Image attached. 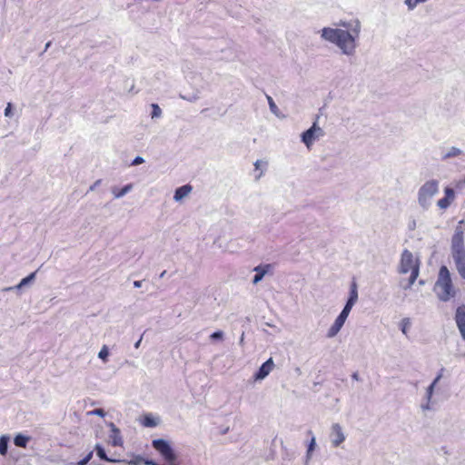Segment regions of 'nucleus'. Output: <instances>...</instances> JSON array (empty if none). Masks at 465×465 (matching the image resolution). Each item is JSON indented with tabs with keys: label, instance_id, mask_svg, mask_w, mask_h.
<instances>
[{
	"label": "nucleus",
	"instance_id": "nucleus-1",
	"mask_svg": "<svg viewBox=\"0 0 465 465\" xmlns=\"http://www.w3.org/2000/svg\"><path fill=\"white\" fill-rule=\"evenodd\" d=\"M360 35L359 21L341 22L335 26L323 27L320 31L323 41L336 46L343 55L348 57L355 55Z\"/></svg>",
	"mask_w": 465,
	"mask_h": 465
},
{
	"label": "nucleus",
	"instance_id": "nucleus-2",
	"mask_svg": "<svg viewBox=\"0 0 465 465\" xmlns=\"http://www.w3.org/2000/svg\"><path fill=\"white\" fill-rule=\"evenodd\" d=\"M433 291L437 298L441 302H449L456 296V289L452 283L450 272L446 266H441L439 271Z\"/></svg>",
	"mask_w": 465,
	"mask_h": 465
},
{
	"label": "nucleus",
	"instance_id": "nucleus-3",
	"mask_svg": "<svg viewBox=\"0 0 465 465\" xmlns=\"http://www.w3.org/2000/svg\"><path fill=\"white\" fill-rule=\"evenodd\" d=\"M464 232L457 227L451 239V254L460 276L465 280V245Z\"/></svg>",
	"mask_w": 465,
	"mask_h": 465
},
{
	"label": "nucleus",
	"instance_id": "nucleus-4",
	"mask_svg": "<svg viewBox=\"0 0 465 465\" xmlns=\"http://www.w3.org/2000/svg\"><path fill=\"white\" fill-rule=\"evenodd\" d=\"M440 192V182L436 179H430L420 185L417 193V203L419 206L424 210H429L435 196Z\"/></svg>",
	"mask_w": 465,
	"mask_h": 465
},
{
	"label": "nucleus",
	"instance_id": "nucleus-5",
	"mask_svg": "<svg viewBox=\"0 0 465 465\" xmlns=\"http://www.w3.org/2000/svg\"><path fill=\"white\" fill-rule=\"evenodd\" d=\"M400 272L401 273H411L409 283L404 289L411 288L419 276L420 263L418 258L408 250H404L401 253Z\"/></svg>",
	"mask_w": 465,
	"mask_h": 465
},
{
	"label": "nucleus",
	"instance_id": "nucleus-6",
	"mask_svg": "<svg viewBox=\"0 0 465 465\" xmlns=\"http://www.w3.org/2000/svg\"><path fill=\"white\" fill-rule=\"evenodd\" d=\"M152 446L164 461L178 460V455L170 441L163 439H156L152 441Z\"/></svg>",
	"mask_w": 465,
	"mask_h": 465
},
{
	"label": "nucleus",
	"instance_id": "nucleus-7",
	"mask_svg": "<svg viewBox=\"0 0 465 465\" xmlns=\"http://www.w3.org/2000/svg\"><path fill=\"white\" fill-rule=\"evenodd\" d=\"M323 129L314 122L312 125L301 134V141L308 150H312L313 144L324 136Z\"/></svg>",
	"mask_w": 465,
	"mask_h": 465
},
{
	"label": "nucleus",
	"instance_id": "nucleus-8",
	"mask_svg": "<svg viewBox=\"0 0 465 465\" xmlns=\"http://www.w3.org/2000/svg\"><path fill=\"white\" fill-rule=\"evenodd\" d=\"M350 313L351 312H348L347 310L342 309L340 314L335 318L332 324L327 330L326 337L328 339H332L338 335V333L341 331L343 325L345 324Z\"/></svg>",
	"mask_w": 465,
	"mask_h": 465
},
{
	"label": "nucleus",
	"instance_id": "nucleus-9",
	"mask_svg": "<svg viewBox=\"0 0 465 465\" xmlns=\"http://www.w3.org/2000/svg\"><path fill=\"white\" fill-rule=\"evenodd\" d=\"M330 440L333 448L340 447L346 440V435L341 424L333 423L331 426Z\"/></svg>",
	"mask_w": 465,
	"mask_h": 465
},
{
	"label": "nucleus",
	"instance_id": "nucleus-10",
	"mask_svg": "<svg viewBox=\"0 0 465 465\" xmlns=\"http://www.w3.org/2000/svg\"><path fill=\"white\" fill-rule=\"evenodd\" d=\"M455 199L456 193L454 189L446 186L443 190V197L436 202V205L440 211H446L454 203Z\"/></svg>",
	"mask_w": 465,
	"mask_h": 465
},
{
	"label": "nucleus",
	"instance_id": "nucleus-11",
	"mask_svg": "<svg viewBox=\"0 0 465 465\" xmlns=\"http://www.w3.org/2000/svg\"><path fill=\"white\" fill-rule=\"evenodd\" d=\"M454 320L456 322V325L459 329V331L462 337V339L465 341V305L460 304L457 307L455 312Z\"/></svg>",
	"mask_w": 465,
	"mask_h": 465
},
{
	"label": "nucleus",
	"instance_id": "nucleus-12",
	"mask_svg": "<svg viewBox=\"0 0 465 465\" xmlns=\"http://www.w3.org/2000/svg\"><path fill=\"white\" fill-rule=\"evenodd\" d=\"M108 427L110 428L109 440L111 444L113 446L122 447L124 440L120 430L113 422H110Z\"/></svg>",
	"mask_w": 465,
	"mask_h": 465
},
{
	"label": "nucleus",
	"instance_id": "nucleus-13",
	"mask_svg": "<svg viewBox=\"0 0 465 465\" xmlns=\"http://www.w3.org/2000/svg\"><path fill=\"white\" fill-rule=\"evenodd\" d=\"M193 187L190 184H185L178 187L173 194V200L176 203L182 202L184 198L188 197L192 193Z\"/></svg>",
	"mask_w": 465,
	"mask_h": 465
},
{
	"label": "nucleus",
	"instance_id": "nucleus-14",
	"mask_svg": "<svg viewBox=\"0 0 465 465\" xmlns=\"http://www.w3.org/2000/svg\"><path fill=\"white\" fill-rule=\"evenodd\" d=\"M434 384H430L427 389L425 392V402L421 404V409L423 411H430L432 408V404L434 403L432 401L434 390H435Z\"/></svg>",
	"mask_w": 465,
	"mask_h": 465
},
{
	"label": "nucleus",
	"instance_id": "nucleus-15",
	"mask_svg": "<svg viewBox=\"0 0 465 465\" xmlns=\"http://www.w3.org/2000/svg\"><path fill=\"white\" fill-rule=\"evenodd\" d=\"M357 301H358L357 287H356V284H353L351 288L350 297H349L345 306L343 307V309L347 310L348 312H351L353 306L356 304Z\"/></svg>",
	"mask_w": 465,
	"mask_h": 465
},
{
	"label": "nucleus",
	"instance_id": "nucleus-16",
	"mask_svg": "<svg viewBox=\"0 0 465 465\" xmlns=\"http://www.w3.org/2000/svg\"><path fill=\"white\" fill-rule=\"evenodd\" d=\"M133 188L134 185L132 183H128L122 188L113 187L111 189V193L114 199H120L126 195L128 193H130L133 190Z\"/></svg>",
	"mask_w": 465,
	"mask_h": 465
},
{
	"label": "nucleus",
	"instance_id": "nucleus-17",
	"mask_svg": "<svg viewBox=\"0 0 465 465\" xmlns=\"http://www.w3.org/2000/svg\"><path fill=\"white\" fill-rule=\"evenodd\" d=\"M35 275H36V272H34L30 273L25 278H23L20 281V282L18 284H16L15 286L6 288V291L21 290L22 288H24V287L29 285L30 283H32L35 281Z\"/></svg>",
	"mask_w": 465,
	"mask_h": 465
},
{
	"label": "nucleus",
	"instance_id": "nucleus-18",
	"mask_svg": "<svg viewBox=\"0 0 465 465\" xmlns=\"http://www.w3.org/2000/svg\"><path fill=\"white\" fill-rule=\"evenodd\" d=\"M309 433L312 434V438H311V440H310V442L308 444L304 465H309V462H310V460L312 458L313 450H315V447H316V438H315V436L312 434V431H309Z\"/></svg>",
	"mask_w": 465,
	"mask_h": 465
},
{
	"label": "nucleus",
	"instance_id": "nucleus-19",
	"mask_svg": "<svg viewBox=\"0 0 465 465\" xmlns=\"http://www.w3.org/2000/svg\"><path fill=\"white\" fill-rule=\"evenodd\" d=\"M31 440V437L18 433L14 438V443L15 446L20 448H26L28 442Z\"/></svg>",
	"mask_w": 465,
	"mask_h": 465
},
{
	"label": "nucleus",
	"instance_id": "nucleus-20",
	"mask_svg": "<svg viewBox=\"0 0 465 465\" xmlns=\"http://www.w3.org/2000/svg\"><path fill=\"white\" fill-rule=\"evenodd\" d=\"M159 423V420L157 418L153 417V415L149 414V415H145L142 420V424L144 426V427H148V428H153V427H156Z\"/></svg>",
	"mask_w": 465,
	"mask_h": 465
},
{
	"label": "nucleus",
	"instance_id": "nucleus-21",
	"mask_svg": "<svg viewBox=\"0 0 465 465\" xmlns=\"http://www.w3.org/2000/svg\"><path fill=\"white\" fill-rule=\"evenodd\" d=\"M9 440V435L4 434L0 436V454L2 456H5L7 453Z\"/></svg>",
	"mask_w": 465,
	"mask_h": 465
},
{
	"label": "nucleus",
	"instance_id": "nucleus-22",
	"mask_svg": "<svg viewBox=\"0 0 465 465\" xmlns=\"http://www.w3.org/2000/svg\"><path fill=\"white\" fill-rule=\"evenodd\" d=\"M463 152L458 148V147H450L443 154L442 158L443 159H449V158H452V157H458V156H460L462 155Z\"/></svg>",
	"mask_w": 465,
	"mask_h": 465
},
{
	"label": "nucleus",
	"instance_id": "nucleus-23",
	"mask_svg": "<svg viewBox=\"0 0 465 465\" xmlns=\"http://www.w3.org/2000/svg\"><path fill=\"white\" fill-rule=\"evenodd\" d=\"M399 325L402 334L407 336L411 327V320L408 317L403 318Z\"/></svg>",
	"mask_w": 465,
	"mask_h": 465
},
{
	"label": "nucleus",
	"instance_id": "nucleus-24",
	"mask_svg": "<svg viewBox=\"0 0 465 465\" xmlns=\"http://www.w3.org/2000/svg\"><path fill=\"white\" fill-rule=\"evenodd\" d=\"M110 351L107 345H103L98 352V358L104 362L107 363L109 361Z\"/></svg>",
	"mask_w": 465,
	"mask_h": 465
},
{
	"label": "nucleus",
	"instance_id": "nucleus-25",
	"mask_svg": "<svg viewBox=\"0 0 465 465\" xmlns=\"http://www.w3.org/2000/svg\"><path fill=\"white\" fill-rule=\"evenodd\" d=\"M151 108H152L151 118L153 120L159 119L162 117L163 111L157 104H152Z\"/></svg>",
	"mask_w": 465,
	"mask_h": 465
},
{
	"label": "nucleus",
	"instance_id": "nucleus-26",
	"mask_svg": "<svg viewBox=\"0 0 465 465\" xmlns=\"http://www.w3.org/2000/svg\"><path fill=\"white\" fill-rule=\"evenodd\" d=\"M271 112L277 117H282L281 113L272 98L269 95L266 96Z\"/></svg>",
	"mask_w": 465,
	"mask_h": 465
},
{
	"label": "nucleus",
	"instance_id": "nucleus-27",
	"mask_svg": "<svg viewBox=\"0 0 465 465\" xmlns=\"http://www.w3.org/2000/svg\"><path fill=\"white\" fill-rule=\"evenodd\" d=\"M274 363L272 358L263 362V378H265L273 369Z\"/></svg>",
	"mask_w": 465,
	"mask_h": 465
},
{
	"label": "nucleus",
	"instance_id": "nucleus-28",
	"mask_svg": "<svg viewBox=\"0 0 465 465\" xmlns=\"http://www.w3.org/2000/svg\"><path fill=\"white\" fill-rule=\"evenodd\" d=\"M95 450H96V453H97V456L102 459V460H107V461H115L114 460H112V459H109L107 458L106 454H105V451L104 450V448L102 446H100L99 444H97L95 446Z\"/></svg>",
	"mask_w": 465,
	"mask_h": 465
},
{
	"label": "nucleus",
	"instance_id": "nucleus-29",
	"mask_svg": "<svg viewBox=\"0 0 465 465\" xmlns=\"http://www.w3.org/2000/svg\"><path fill=\"white\" fill-rule=\"evenodd\" d=\"M427 2V0H405L404 4L407 5L409 10H413L420 4H423Z\"/></svg>",
	"mask_w": 465,
	"mask_h": 465
},
{
	"label": "nucleus",
	"instance_id": "nucleus-30",
	"mask_svg": "<svg viewBox=\"0 0 465 465\" xmlns=\"http://www.w3.org/2000/svg\"><path fill=\"white\" fill-rule=\"evenodd\" d=\"M92 457H93V451H90L83 460H81L77 463L70 462L66 465H85L88 463V461L91 460Z\"/></svg>",
	"mask_w": 465,
	"mask_h": 465
},
{
	"label": "nucleus",
	"instance_id": "nucleus-31",
	"mask_svg": "<svg viewBox=\"0 0 465 465\" xmlns=\"http://www.w3.org/2000/svg\"><path fill=\"white\" fill-rule=\"evenodd\" d=\"M275 269V263L263 264V276L266 274H272Z\"/></svg>",
	"mask_w": 465,
	"mask_h": 465
},
{
	"label": "nucleus",
	"instance_id": "nucleus-32",
	"mask_svg": "<svg viewBox=\"0 0 465 465\" xmlns=\"http://www.w3.org/2000/svg\"><path fill=\"white\" fill-rule=\"evenodd\" d=\"M254 271L256 272V274L253 277L252 282L256 284L262 280V269L261 266L258 265L254 268Z\"/></svg>",
	"mask_w": 465,
	"mask_h": 465
},
{
	"label": "nucleus",
	"instance_id": "nucleus-33",
	"mask_svg": "<svg viewBox=\"0 0 465 465\" xmlns=\"http://www.w3.org/2000/svg\"><path fill=\"white\" fill-rule=\"evenodd\" d=\"M4 114L7 118H12L14 116L13 104L11 103L6 104Z\"/></svg>",
	"mask_w": 465,
	"mask_h": 465
},
{
	"label": "nucleus",
	"instance_id": "nucleus-34",
	"mask_svg": "<svg viewBox=\"0 0 465 465\" xmlns=\"http://www.w3.org/2000/svg\"><path fill=\"white\" fill-rule=\"evenodd\" d=\"M238 249L239 248L236 246V241H231L228 243V246L225 249V252L232 253V252H236L238 251Z\"/></svg>",
	"mask_w": 465,
	"mask_h": 465
},
{
	"label": "nucleus",
	"instance_id": "nucleus-35",
	"mask_svg": "<svg viewBox=\"0 0 465 465\" xmlns=\"http://www.w3.org/2000/svg\"><path fill=\"white\" fill-rule=\"evenodd\" d=\"M146 460H143L141 456H135L134 460L128 462L129 465H141L142 462L144 463Z\"/></svg>",
	"mask_w": 465,
	"mask_h": 465
},
{
	"label": "nucleus",
	"instance_id": "nucleus-36",
	"mask_svg": "<svg viewBox=\"0 0 465 465\" xmlns=\"http://www.w3.org/2000/svg\"><path fill=\"white\" fill-rule=\"evenodd\" d=\"M260 164H261V161L260 160H257L255 163H254V166H255V179L256 180H259L261 175H262V173L261 172H258L259 171V168H260Z\"/></svg>",
	"mask_w": 465,
	"mask_h": 465
},
{
	"label": "nucleus",
	"instance_id": "nucleus-37",
	"mask_svg": "<svg viewBox=\"0 0 465 465\" xmlns=\"http://www.w3.org/2000/svg\"><path fill=\"white\" fill-rule=\"evenodd\" d=\"M223 338V332L222 331H214L211 335V339L222 340Z\"/></svg>",
	"mask_w": 465,
	"mask_h": 465
},
{
	"label": "nucleus",
	"instance_id": "nucleus-38",
	"mask_svg": "<svg viewBox=\"0 0 465 465\" xmlns=\"http://www.w3.org/2000/svg\"><path fill=\"white\" fill-rule=\"evenodd\" d=\"M91 414L100 416V417L105 416V412L103 409H94V411H91Z\"/></svg>",
	"mask_w": 465,
	"mask_h": 465
},
{
	"label": "nucleus",
	"instance_id": "nucleus-39",
	"mask_svg": "<svg viewBox=\"0 0 465 465\" xmlns=\"http://www.w3.org/2000/svg\"><path fill=\"white\" fill-rule=\"evenodd\" d=\"M144 162L143 158L141 156H137L134 159L132 165H139Z\"/></svg>",
	"mask_w": 465,
	"mask_h": 465
},
{
	"label": "nucleus",
	"instance_id": "nucleus-40",
	"mask_svg": "<svg viewBox=\"0 0 465 465\" xmlns=\"http://www.w3.org/2000/svg\"><path fill=\"white\" fill-rule=\"evenodd\" d=\"M262 379V367H260L258 369V371H256L254 377H253V382L256 381H259Z\"/></svg>",
	"mask_w": 465,
	"mask_h": 465
},
{
	"label": "nucleus",
	"instance_id": "nucleus-41",
	"mask_svg": "<svg viewBox=\"0 0 465 465\" xmlns=\"http://www.w3.org/2000/svg\"><path fill=\"white\" fill-rule=\"evenodd\" d=\"M101 184V180H96L89 188L90 191H94Z\"/></svg>",
	"mask_w": 465,
	"mask_h": 465
},
{
	"label": "nucleus",
	"instance_id": "nucleus-42",
	"mask_svg": "<svg viewBox=\"0 0 465 465\" xmlns=\"http://www.w3.org/2000/svg\"><path fill=\"white\" fill-rule=\"evenodd\" d=\"M441 379V374H439L434 380L433 381L430 383V384H434V386L436 387L437 383L440 381Z\"/></svg>",
	"mask_w": 465,
	"mask_h": 465
},
{
	"label": "nucleus",
	"instance_id": "nucleus-43",
	"mask_svg": "<svg viewBox=\"0 0 465 465\" xmlns=\"http://www.w3.org/2000/svg\"><path fill=\"white\" fill-rule=\"evenodd\" d=\"M145 465H156L152 460H146L144 461Z\"/></svg>",
	"mask_w": 465,
	"mask_h": 465
},
{
	"label": "nucleus",
	"instance_id": "nucleus-44",
	"mask_svg": "<svg viewBox=\"0 0 465 465\" xmlns=\"http://www.w3.org/2000/svg\"><path fill=\"white\" fill-rule=\"evenodd\" d=\"M141 341H142V339H140L139 341H137L135 343H134V348L138 349L140 344H141Z\"/></svg>",
	"mask_w": 465,
	"mask_h": 465
},
{
	"label": "nucleus",
	"instance_id": "nucleus-45",
	"mask_svg": "<svg viewBox=\"0 0 465 465\" xmlns=\"http://www.w3.org/2000/svg\"><path fill=\"white\" fill-rule=\"evenodd\" d=\"M134 285L135 287H137V288H138V287H141V282H139V281H135V282H134Z\"/></svg>",
	"mask_w": 465,
	"mask_h": 465
},
{
	"label": "nucleus",
	"instance_id": "nucleus-46",
	"mask_svg": "<svg viewBox=\"0 0 465 465\" xmlns=\"http://www.w3.org/2000/svg\"><path fill=\"white\" fill-rule=\"evenodd\" d=\"M228 430H229V428L223 429L222 433H223V434L226 433V432L228 431Z\"/></svg>",
	"mask_w": 465,
	"mask_h": 465
},
{
	"label": "nucleus",
	"instance_id": "nucleus-47",
	"mask_svg": "<svg viewBox=\"0 0 465 465\" xmlns=\"http://www.w3.org/2000/svg\"><path fill=\"white\" fill-rule=\"evenodd\" d=\"M354 379H357V374H353L352 376Z\"/></svg>",
	"mask_w": 465,
	"mask_h": 465
}]
</instances>
